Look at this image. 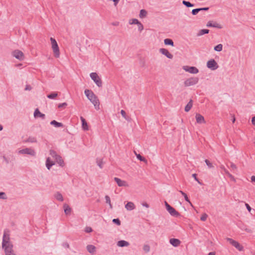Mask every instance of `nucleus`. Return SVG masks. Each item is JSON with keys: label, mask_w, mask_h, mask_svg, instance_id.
<instances>
[{"label": "nucleus", "mask_w": 255, "mask_h": 255, "mask_svg": "<svg viewBox=\"0 0 255 255\" xmlns=\"http://www.w3.org/2000/svg\"><path fill=\"white\" fill-rule=\"evenodd\" d=\"M96 163H97L98 166L100 168H101V169L103 168L104 162L103 161V159H102L97 158V159H96Z\"/></svg>", "instance_id": "obj_34"}, {"label": "nucleus", "mask_w": 255, "mask_h": 255, "mask_svg": "<svg viewBox=\"0 0 255 255\" xmlns=\"http://www.w3.org/2000/svg\"><path fill=\"white\" fill-rule=\"evenodd\" d=\"M252 122L253 125H254V126H255V117H253L252 118Z\"/></svg>", "instance_id": "obj_62"}, {"label": "nucleus", "mask_w": 255, "mask_h": 255, "mask_svg": "<svg viewBox=\"0 0 255 255\" xmlns=\"http://www.w3.org/2000/svg\"><path fill=\"white\" fill-rule=\"evenodd\" d=\"M209 32V30L207 29H203L200 30L197 34V36H201L205 34H208Z\"/></svg>", "instance_id": "obj_32"}, {"label": "nucleus", "mask_w": 255, "mask_h": 255, "mask_svg": "<svg viewBox=\"0 0 255 255\" xmlns=\"http://www.w3.org/2000/svg\"><path fill=\"white\" fill-rule=\"evenodd\" d=\"M137 158L141 161H146V159L144 157L142 156L140 154H137L135 151H134Z\"/></svg>", "instance_id": "obj_38"}, {"label": "nucleus", "mask_w": 255, "mask_h": 255, "mask_svg": "<svg viewBox=\"0 0 255 255\" xmlns=\"http://www.w3.org/2000/svg\"><path fill=\"white\" fill-rule=\"evenodd\" d=\"M227 175L231 178V180H233L234 181H235V178H234V177L231 174H230V173H229Z\"/></svg>", "instance_id": "obj_59"}, {"label": "nucleus", "mask_w": 255, "mask_h": 255, "mask_svg": "<svg viewBox=\"0 0 255 255\" xmlns=\"http://www.w3.org/2000/svg\"><path fill=\"white\" fill-rule=\"evenodd\" d=\"M87 250L89 253L92 255H94L96 252V247L92 245H88L87 246Z\"/></svg>", "instance_id": "obj_20"}, {"label": "nucleus", "mask_w": 255, "mask_h": 255, "mask_svg": "<svg viewBox=\"0 0 255 255\" xmlns=\"http://www.w3.org/2000/svg\"><path fill=\"white\" fill-rule=\"evenodd\" d=\"M85 94L87 98L94 105L96 109L97 106L99 107L100 102L97 97L95 95L93 92L90 90L86 89L85 90Z\"/></svg>", "instance_id": "obj_1"}, {"label": "nucleus", "mask_w": 255, "mask_h": 255, "mask_svg": "<svg viewBox=\"0 0 255 255\" xmlns=\"http://www.w3.org/2000/svg\"><path fill=\"white\" fill-rule=\"evenodd\" d=\"M164 43L166 45H170L174 46V42L173 40L170 38H166L164 40Z\"/></svg>", "instance_id": "obj_27"}, {"label": "nucleus", "mask_w": 255, "mask_h": 255, "mask_svg": "<svg viewBox=\"0 0 255 255\" xmlns=\"http://www.w3.org/2000/svg\"><path fill=\"white\" fill-rule=\"evenodd\" d=\"M113 222L118 226H120L121 224V221L118 218L114 219L113 220Z\"/></svg>", "instance_id": "obj_44"}, {"label": "nucleus", "mask_w": 255, "mask_h": 255, "mask_svg": "<svg viewBox=\"0 0 255 255\" xmlns=\"http://www.w3.org/2000/svg\"><path fill=\"white\" fill-rule=\"evenodd\" d=\"M230 167L233 170H235L237 169V166L234 163H233L232 162L231 163Z\"/></svg>", "instance_id": "obj_51"}, {"label": "nucleus", "mask_w": 255, "mask_h": 255, "mask_svg": "<svg viewBox=\"0 0 255 255\" xmlns=\"http://www.w3.org/2000/svg\"><path fill=\"white\" fill-rule=\"evenodd\" d=\"M3 159L6 162V163H9V160L7 159V158L5 156H3Z\"/></svg>", "instance_id": "obj_63"}, {"label": "nucleus", "mask_w": 255, "mask_h": 255, "mask_svg": "<svg viewBox=\"0 0 255 255\" xmlns=\"http://www.w3.org/2000/svg\"><path fill=\"white\" fill-rule=\"evenodd\" d=\"M183 69L185 71L191 74H197L199 72V70L194 66H184L183 67Z\"/></svg>", "instance_id": "obj_9"}, {"label": "nucleus", "mask_w": 255, "mask_h": 255, "mask_svg": "<svg viewBox=\"0 0 255 255\" xmlns=\"http://www.w3.org/2000/svg\"><path fill=\"white\" fill-rule=\"evenodd\" d=\"M64 212L66 215L70 214L71 211V208L67 204L64 205Z\"/></svg>", "instance_id": "obj_31"}, {"label": "nucleus", "mask_w": 255, "mask_h": 255, "mask_svg": "<svg viewBox=\"0 0 255 255\" xmlns=\"http://www.w3.org/2000/svg\"><path fill=\"white\" fill-rule=\"evenodd\" d=\"M125 208L127 210L131 211L135 209V206L133 203L131 202H128L125 205Z\"/></svg>", "instance_id": "obj_18"}, {"label": "nucleus", "mask_w": 255, "mask_h": 255, "mask_svg": "<svg viewBox=\"0 0 255 255\" xmlns=\"http://www.w3.org/2000/svg\"><path fill=\"white\" fill-rule=\"evenodd\" d=\"M251 181L252 182H255V176H252L251 177Z\"/></svg>", "instance_id": "obj_64"}, {"label": "nucleus", "mask_w": 255, "mask_h": 255, "mask_svg": "<svg viewBox=\"0 0 255 255\" xmlns=\"http://www.w3.org/2000/svg\"><path fill=\"white\" fill-rule=\"evenodd\" d=\"M56 162L57 163L59 164L61 166H63L64 165V162L61 156H60L59 155H58L55 158Z\"/></svg>", "instance_id": "obj_23"}, {"label": "nucleus", "mask_w": 255, "mask_h": 255, "mask_svg": "<svg viewBox=\"0 0 255 255\" xmlns=\"http://www.w3.org/2000/svg\"><path fill=\"white\" fill-rule=\"evenodd\" d=\"M192 177H194L195 180L196 181H197L199 184H201V183L200 182V181L199 180V179L197 177V174H195V173L193 174H192Z\"/></svg>", "instance_id": "obj_54"}, {"label": "nucleus", "mask_w": 255, "mask_h": 255, "mask_svg": "<svg viewBox=\"0 0 255 255\" xmlns=\"http://www.w3.org/2000/svg\"><path fill=\"white\" fill-rule=\"evenodd\" d=\"M18 153L20 154H29L32 156H34L35 155V151L33 149L29 148H25L21 149L18 151Z\"/></svg>", "instance_id": "obj_10"}, {"label": "nucleus", "mask_w": 255, "mask_h": 255, "mask_svg": "<svg viewBox=\"0 0 255 255\" xmlns=\"http://www.w3.org/2000/svg\"><path fill=\"white\" fill-rule=\"evenodd\" d=\"M245 206L247 209V210L249 211V212H251V210H252V208L250 207V206L248 204V203H245Z\"/></svg>", "instance_id": "obj_58"}, {"label": "nucleus", "mask_w": 255, "mask_h": 255, "mask_svg": "<svg viewBox=\"0 0 255 255\" xmlns=\"http://www.w3.org/2000/svg\"><path fill=\"white\" fill-rule=\"evenodd\" d=\"M143 250L146 253H148L150 251V247L148 245H144L143 247Z\"/></svg>", "instance_id": "obj_42"}, {"label": "nucleus", "mask_w": 255, "mask_h": 255, "mask_svg": "<svg viewBox=\"0 0 255 255\" xmlns=\"http://www.w3.org/2000/svg\"><path fill=\"white\" fill-rule=\"evenodd\" d=\"M199 12H200V10H199V8H195V9H192L191 13L193 15H195Z\"/></svg>", "instance_id": "obj_47"}, {"label": "nucleus", "mask_w": 255, "mask_h": 255, "mask_svg": "<svg viewBox=\"0 0 255 255\" xmlns=\"http://www.w3.org/2000/svg\"><path fill=\"white\" fill-rule=\"evenodd\" d=\"M67 106V103L65 102V103H63L59 104L58 105V107L59 108H65Z\"/></svg>", "instance_id": "obj_48"}, {"label": "nucleus", "mask_w": 255, "mask_h": 255, "mask_svg": "<svg viewBox=\"0 0 255 255\" xmlns=\"http://www.w3.org/2000/svg\"><path fill=\"white\" fill-rule=\"evenodd\" d=\"M114 180L120 187H127L128 186V184L126 181L122 180L118 177H115Z\"/></svg>", "instance_id": "obj_12"}, {"label": "nucleus", "mask_w": 255, "mask_h": 255, "mask_svg": "<svg viewBox=\"0 0 255 255\" xmlns=\"http://www.w3.org/2000/svg\"><path fill=\"white\" fill-rule=\"evenodd\" d=\"M54 162L51 161L49 157L46 159V166L48 170H50L52 165H54Z\"/></svg>", "instance_id": "obj_21"}, {"label": "nucleus", "mask_w": 255, "mask_h": 255, "mask_svg": "<svg viewBox=\"0 0 255 255\" xmlns=\"http://www.w3.org/2000/svg\"><path fill=\"white\" fill-rule=\"evenodd\" d=\"M193 106V101L192 100H190L188 104L185 107V111L186 112H189Z\"/></svg>", "instance_id": "obj_24"}, {"label": "nucleus", "mask_w": 255, "mask_h": 255, "mask_svg": "<svg viewBox=\"0 0 255 255\" xmlns=\"http://www.w3.org/2000/svg\"><path fill=\"white\" fill-rule=\"evenodd\" d=\"M227 240L233 246L235 247L239 251H242L243 250V247L238 242L231 238H227Z\"/></svg>", "instance_id": "obj_8"}, {"label": "nucleus", "mask_w": 255, "mask_h": 255, "mask_svg": "<svg viewBox=\"0 0 255 255\" xmlns=\"http://www.w3.org/2000/svg\"><path fill=\"white\" fill-rule=\"evenodd\" d=\"M137 26H138V30H139L140 31H141L143 29V25H142L140 22H139V23L137 24Z\"/></svg>", "instance_id": "obj_50"}, {"label": "nucleus", "mask_w": 255, "mask_h": 255, "mask_svg": "<svg viewBox=\"0 0 255 255\" xmlns=\"http://www.w3.org/2000/svg\"><path fill=\"white\" fill-rule=\"evenodd\" d=\"M220 168L224 171L225 173L227 175L229 172L228 171V170H227L225 167L223 166V165H221L220 166Z\"/></svg>", "instance_id": "obj_52"}, {"label": "nucleus", "mask_w": 255, "mask_h": 255, "mask_svg": "<svg viewBox=\"0 0 255 255\" xmlns=\"http://www.w3.org/2000/svg\"><path fill=\"white\" fill-rule=\"evenodd\" d=\"M55 198L59 201H63V197L62 195L59 192H56V193L55 194Z\"/></svg>", "instance_id": "obj_29"}, {"label": "nucleus", "mask_w": 255, "mask_h": 255, "mask_svg": "<svg viewBox=\"0 0 255 255\" xmlns=\"http://www.w3.org/2000/svg\"><path fill=\"white\" fill-rule=\"evenodd\" d=\"M179 192L184 196L185 201H187V202H188L191 205V206H193V205H192V203H191V202L190 201L187 194L181 190H180Z\"/></svg>", "instance_id": "obj_33"}, {"label": "nucleus", "mask_w": 255, "mask_h": 255, "mask_svg": "<svg viewBox=\"0 0 255 255\" xmlns=\"http://www.w3.org/2000/svg\"><path fill=\"white\" fill-rule=\"evenodd\" d=\"M223 49V45L222 44H219L215 46L214 48V50L216 51L220 52Z\"/></svg>", "instance_id": "obj_37"}, {"label": "nucleus", "mask_w": 255, "mask_h": 255, "mask_svg": "<svg viewBox=\"0 0 255 255\" xmlns=\"http://www.w3.org/2000/svg\"><path fill=\"white\" fill-rule=\"evenodd\" d=\"M90 76L98 87H102V81L97 73L92 72L90 74Z\"/></svg>", "instance_id": "obj_4"}, {"label": "nucleus", "mask_w": 255, "mask_h": 255, "mask_svg": "<svg viewBox=\"0 0 255 255\" xmlns=\"http://www.w3.org/2000/svg\"><path fill=\"white\" fill-rule=\"evenodd\" d=\"M58 96L56 92H52L47 95V97L50 99H54Z\"/></svg>", "instance_id": "obj_35"}, {"label": "nucleus", "mask_w": 255, "mask_h": 255, "mask_svg": "<svg viewBox=\"0 0 255 255\" xmlns=\"http://www.w3.org/2000/svg\"><path fill=\"white\" fill-rule=\"evenodd\" d=\"M4 250V252L6 251H13V245L12 244L6 245L4 247H2Z\"/></svg>", "instance_id": "obj_26"}, {"label": "nucleus", "mask_w": 255, "mask_h": 255, "mask_svg": "<svg viewBox=\"0 0 255 255\" xmlns=\"http://www.w3.org/2000/svg\"><path fill=\"white\" fill-rule=\"evenodd\" d=\"M207 26L212 27H216V28H218L219 29H221L222 28V26L220 24H219L217 22H213V21H209L207 24Z\"/></svg>", "instance_id": "obj_15"}, {"label": "nucleus", "mask_w": 255, "mask_h": 255, "mask_svg": "<svg viewBox=\"0 0 255 255\" xmlns=\"http://www.w3.org/2000/svg\"><path fill=\"white\" fill-rule=\"evenodd\" d=\"M27 142H37V139L36 137L33 136H29L26 140Z\"/></svg>", "instance_id": "obj_39"}, {"label": "nucleus", "mask_w": 255, "mask_h": 255, "mask_svg": "<svg viewBox=\"0 0 255 255\" xmlns=\"http://www.w3.org/2000/svg\"><path fill=\"white\" fill-rule=\"evenodd\" d=\"M140 22L135 18L132 19L129 22L130 24H138Z\"/></svg>", "instance_id": "obj_41"}, {"label": "nucleus", "mask_w": 255, "mask_h": 255, "mask_svg": "<svg viewBox=\"0 0 255 255\" xmlns=\"http://www.w3.org/2000/svg\"><path fill=\"white\" fill-rule=\"evenodd\" d=\"M199 9L200 10V11H207V10H209V7H201V8H199Z\"/></svg>", "instance_id": "obj_56"}, {"label": "nucleus", "mask_w": 255, "mask_h": 255, "mask_svg": "<svg viewBox=\"0 0 255 255\" xmlns=\"http://www.w3.org/2000/svg\"><path fill=\"white\" fill-rule=\"evenodd\" d=\"M62 246L63 247H64V248H69V245L67 242L63 243V244H62Z\"/></svg>", "instance_id": "obj_57"}, {"label": "nucleus", "mask_w": 255, "mask_h": 255, "mask_svg": "<svg viewBox=\"0 0 255 255\" xmlns=\"http://www.w3.org/2000/svg\"><path fill=\"white\" fill-rule=\"evenodd\" d=\"M31 89V87L30 85H26L25 88V90H30Z\"/></svg>", "instance_id": "obj_61"}, {"label": "nucleus", "mask_w": 255, "mask_h": 255, "mask_svg": "<svg viewBox=\"0 0 255 255\" xmlns=\"http://www.w3.org/2000/svg\"><path fill=\"white\" fill-rule=\"evenodd\" d=\"M198 81L199 78L197 77L190 78L184 81V85L186 87L193 86L196 84Z\"/></svg>", "instance_id": "obj_6"}, {"label": "nucleus", "mask_w": 255, "mask_h": 255, "mask_svg": "<svg viewBox=\"0 0 255 255\" xmlns=\"http://www.w3.org/2000/svg\"><path fill=\"white\" fill-rule=\"evenodd\" d=\"M50 41L54 56L56 58H58L60 56V51L58 44L56 40L52 37L50 38Z\"/></svg>", "instance_id": "obj_2"}, {"label": "nucleus", "mask_w": 255, "mask_h": 255, "mask_svg": "<svg viewBox=\"0 0 255 255\" xmlns=\"http://www.w3.org/2000/svg\"><path fill=\"white\" fill-rule=\"evenodd\" d=\"M92 231V229L91 227H87L85 228V232L87 233H90Z\"/></svg>", "instance_id": "obj_55"}, {"label": "nucleus", "mask_w": 255, "mask_h": 255, "mask_svg": "<svg viewBox=\"0 0 255 255\" xmlns=\"http://www.w3.org/2000/svg\"><path fill=\"white\" fill-rule=\"evenodd\" d=\"M10 244H12V243L10 241L9 231L8 230H5L2 237V247H4L6 245H9Z\"/></svg>", "instance_id": "obj_3"}, {"label": "nucleus", "mask_w": 255, "mask_h": 255, "mask_svg": "<svg viewBox=\"0 0 255 255\" xmlns=\"http://www.w3.org/2000/svg\"><path fill=\"white\" fill-rule=\"evenodd\" d=\"M121 113L122 115V116L128 122H130L131 121V118L127 116V114H126V112L123 110H122L121 111Z\"/></svg>", "instance_id": "obj_30"}, {"label": "nucleus", "mask_w": 255, "mask_h": 255, "mask_svg": "<svg viewBox=\"0 0 255 255\" xmlns=\"http://www.w3.org/2000/svg\"><path fill=\"white\" fill-rule=\"evenodd\" d=\"M142 205L143 206V207H145L146 208H149V205L146 203V202H143L142 203Z\"/></svg>", "instance_id": "obj_60"}, {"label": "nucleus", "mask_w": 255, "mask_h": 255, "mask_svg": "<svg viewBox=\"0 0 255 255\" xmlns=\"http://www.w3.org/2000/svg\"><path fill=\"white\" fill-rule=\"evenodd\" d=\"M12 55L13 57L20 61H22L24 59V55L23 53L21 51L18 49L12 51Z\"/></svg>", "instance_id": "obj_5"}, {"label": "nucleus", "mask_w": 255, "mask_h": 255, "mask_svg": "<svg viewBox=\"0 0 255 255\" xmlns=\"http://www.w3.org/2000/svg\"><path fill=\"white\" fill-rule=\"evenodd\" d=\"M207 217H208L207 214H206V213H204L201 216L200 219L202 221H205L207 220Z\"/></svg>", "instance_id": "obj_46"}, {"label": "nucleus", "mask_w": 255, "mask_h": 255, "mask_svg": "<svg viewBox=\"0 0 255 255\" xmlns=\"http://www.w3.org/2000/svg\"><path fill=\"white\" fill-rule=\"evenodd\" d=\"M80 119L82 122L83 129L85 130H88V126L86 120L83 117H81Z\"/></svg>", "instance_id": "obj_19"}, {"label": "nucleus", "mask_w": 255, "mask_h": 255, "mask_svg": "<svg viewBox=\"0 0 255 255\" xmlns=\"http://www.w3.org/2000/svg\"><path fill=\"white\" fill-rule=\"evenodd\" d=\"M207 67L212 70H215L218 69L219 66L216 61L214 59H212L207 62Z\"/></svg>", "instance_id": "obj_7"}, {"label": "nucleus", "mask_w": 255, "mask_h": 255, "mask_svg": "<svg viewBox=\"0 0 255 255\" xmlns=\"http://www.w3.org/2000/svg\"><path fill=\"white\" fill-rule=\"evenodd\" d=\"M169 243L171 244L173 247H176L179 246L181 243V242L179 240L175 238L170 239L169 240Z\"/></svg>", "instance_id": "obj_16"}, {"label": "nucleus", "mask_w": 255, "mask_h": 255, "mask_svg": "<svg viewBox=\"0 0 255 255\" xmlns=\"http://www.w3.org/2000/svg\"><path fill=\"white\" fill-rule=\"evenodd\" d=\"M196 120L197 123L198 124H203L205 123V121L204 118L203 116L200 115V114H196L195 116Z\"/></svg>", "instance_id": "obj_14"}, {"label": "nucleus", "mask_w": 255, "mask_h": 255, "mask_svg": "<svg viewBox=\"0 0 255 255\" xmlns=\"http://www.w3.org/2000/svg\"><path fill=\"white\" fill-rule=\"evenodd\" d=\"M166 210L172 216L178 217L180 216V213L171 206H168Z\"/></svg>", "instance_id": "obj_11"}, {"label": "nucleus", "mask_w": 255, "mask_h": 255, "mask_svg": "<svg viewBox=\"0 0 255 255\" xmlns=\"http://www.w3.org/2000/svg\"><path fill=\"white\" fill-rule=\"evenodd\" d=\"M50 124L51 125L54 126L55 127H56V128H59V127H63V125L62 123H59V122H57L55 120L52 121L50 122Z\"/></svg>", "instance_id": "obj_25"}, {"label": "nucleus", "mask_w": 255, "mask_h": 255, "mask_svg": "<svg viewBox=\"0 0 255 255\" xmlns=\"http://www.w3.org/2000/svg\"><path fill=\"white\" fill-rule=\"evenodd\" d=\"M182 3L187 7H193L194 6V4L191 3L190 2L188 1H186L185 0H183L182 1Z\"/></svg>", "instance_id": "obj_36"}, {"label": "nucleus", "mask_w": 255, "mask_h": 255, "mask_svg": "<svg viewBox=\"0 0 255 255\" xmlns=\"http://www.w3.org/2000/svg\"><path fill=\"white\" fill-rule=\"evenodd\" d=\"M5 255H16L14 253L13 251H6L5 252Z\"/></svg>", "instance_id": "obj_53"}, {"label": "nucleus", "mask_w": 255, "mask_h": 255, "mask_svg": "<svg viewBox=\"0 0 255 255\" xmlns=\"http://www.w3.org/2000/svg\"><path fill=\"white\" fill-rule=\"evenodd\" d=\"M50 155L52 156L53 158H55L58 155L57 154L56 152L54 150L51 149L50 150Z\"/></svg>", "instance_id": "obj_40"}, {"label": "nucleus", "mask_w": 255, "mask_h": 255, "mask_svg": "<svg viewBox=\"0 0 255 255\" xmlns=\"http://www.w3.org/2000/svg\"><path fill=\"white\" fill-rule=\"evenodd\" d=\"M159 52L162 54L163 55L166 56L169 59H172L173 56L172 54H171L167 49L165 48H160L159 49Z\"/></svg>", "instance_id": "obj_13"}, {"label": "nucleus", "mask_w": 255, "mask_h": 255, "mask_svg": "<svg viewBox=\"0 0 255 255\" xmlns=\"http://www.w3.org/2000/svg\"><path fill=\"white\" fill-rule=\"evenodd\" d=\"M106 202L108 204H110L111 203V199L110 197L108 195H106L105 196Z\"/></svg>", "instance_id": "obj_49"}, {"label": "nucleus", "mask_w": 255, "mask_h": 255, "mask_svg": "<svg viewBox=\"0 0 255 255\" xmlns=\"http://www.w3.org/2000/svg\"><path fill=\"white\" fill-rule=\"evenodd\" d=\"M205 162L209 168H212L214 167V166L212 165V163H211L209 160L205 159Z\"/></svg>", "instance_id": "obj_43"}, {"label": "nucleus", "mask_w": 255, "mask_h": 255, "mask_svg": "<svg viewBox=\"0 0 255 255\" xmlns=\"http://www.w3.org/2000/svg\"><path fill=\"white\" fill-rule=\"evenodd\" d=\"M147 14V12L145 9H141L140 10L139 16L141 18H143L144 17H145Z\"/></svg>", "instance_id": "obj_28"}, {"label": "nucleus", "mask_w": 255, "mask_h": 255, "mask_svg": "<svg viewBox=\"0 0 255 255\" xmlns=\"http://www.w3.org/2000/svg\"><path fill=\"white\" fill-rule=\"evenodd\" d=\"M34 117L35 118L39 117L42 119H44L45 115L41 113L38 109H36L34 112Z\"/></svg>", "instance_id": "obj_22"}, {"label": "nucleus", "mask_w": 255, "mask_h": 255, "mask_svg": "<svg viewBox=\"0 0 255 255\" xmlns=\"http://www.w3.org/2000/svg\"><path fill=\"white\" fill-rule=\"evenodd\" d=\"M129 245V243L125 240H120L118 242L117 246L120 247H128Z\"/></svg>", "instance_id": "obj_17"}, {"label": "nucleus", "mask_w": 255, "mask_h": 255, "mask_svg": "<svg viewBox=\"0 0 255 255\" xmlns=\"http://www.w3.org/2000/svg\"><path fill=\"white\" fill-rule=\"evenodd\" d=\"M0 199H6L7 196L4 192H0Z\"/></svg>", "instance_id": "obj_45"}]
</instances>
